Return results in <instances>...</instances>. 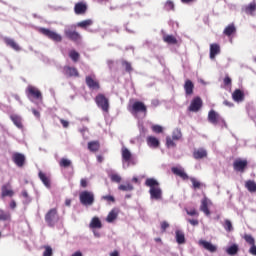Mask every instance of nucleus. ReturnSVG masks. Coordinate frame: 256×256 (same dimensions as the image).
Segmentation results:
<instances>
[{"instance_id":"1","label":"nucleus","mask_w":256,"mask_h":256,"mask_svg":"<svg viewBox=\"0 0 256 256\" xmlns=\"http://www.w3.org/2000/svg\"><path fill=\"white\" fill-rule=\"evenodd\" d=\"M145 185L150 188V199H154L155 201H161V199H163V190L155 178H147Z\"/></svg>"},{"instance_id":"2","label":"nucleus","mask_w":256,"mask_h":256,"mask_svg":"<svg viewBox=\"0 0 256 256\" xmlns=\"http://www.w3.org/2000/svg\"><path fill=\"white\" fill-rule=\"evenodd\" d=\"M79 201L84 207H91L95 203V193L84 190L79 194Z\"/></svg>"},{"instance_id":"3","label":"nucleus","mask_w":256,"mask_h":256,"mask_svg":"<svg viewBox=\"0 0 256 256\" xmlns=\"http://www.w3.org/2000/svg\"><path fill=\"white\" fill-rule=\"evenodd\" d=\"M64 35L66 39H69L70 41H74V43H77V41H81V34L77 32L76 25L67 26L64 30Z\"/></svg>"},{"instance_id":"4","label":"nucleus","mask_w":256,"mask_h":256,"mask_svg":"<svg viewBox=\"0 0 256 256\" xmlns=\"http://www.w3.org/2000/svg\"><path fill=\"white\" fill-rule=\"evenodd\" d=\"M129 111L132 115H139L142 113L144 117L147 116V105L141 101H135L132 105L129 106Z\"/></svg>"},{"instance_id":"5","label":"nucleus","mask_w":256,"mask_h":256,"mask_svg":"<svg viewBox=\"0 0 256 256\" xmlns=\"http://www.w3.org/2000/svg\"><path fill=\"white\" fill-rule=\"evenodd\" d=\"M85 83L90 91H99V89H101V83L99 82L95 74L86 76Z\"/></svg>"},{"instance_id":"6","label":"nucleus","mask_w":256,"mask_h":256,"mask_svg":"<svg viewBox=\"0 0 256 256\" xmlns=\"http://www.w3.org/2000/svg\"><path fill=\"white\" fill-rule=\"evenodd\" d=\"M39 33L51 39V41H55L56 43H61L63 41V37L53 30H49L47 28H39Z\"/></svg>"},{"instance_id":"7","label":"nucleus","mask_w":256,"mask_h":256,"mask_svg":"<svg viewBox=\"0 0 256 256\" xmlns=\"http://www.w3.org/2000/svg\"><path fill=\"white\" fill-rule=\"evenodd\" d=\"M95 103L104 113H109V99L104 94L99 93L95 97Z\"/></svg>"},{"instance_id":"8","label":"nucleus","mask_w":256,"mask_h":256,"mask_svg":"<svg viewBox=\"0 0 256 256\" xmlns=\"http://www.w3.org/2000/svg\"><path fill=\"white\" fill-rule=\"evenodd\" d=\"M208 121L212 125H225V119L221 117L215 110H210L208 113Z\"/></svg>"},{"instance_id":"9","label":"nucleus","mask_w":256,"mask_h":256,"mask_svg":"<svg viewBox=\"0 0 256 256\" xmlns=\"http://www.w3.org/2000/svg\"><path fill=\"white\" fill-rule=\"evenodd\" d=\"M59 220V215L57 214V208L50 209L45 215V221L49 227H53L55 222Z\"/></svg>"},{"instance_id":"10","label":"nucleus","mask_w":256,"mask_h":256,"mask_svg":"<svg viewBox=\"0 0 256 256\" xmlns=\"http://www.w3.org/2000/svg\"><path fill=\"white\" fill-rule=\"evenodd\" d=\"M121 155H122L123 163H127L128 167H129V165H136L137 164V162H135V159H133V154H131V151H129L127 149V147H122Z\"/></svg>"},{"instance_id":"11","label":"nucleus","mask_w":256,"mask_h":256,"mask_svg":"<svg viewBox=\"0 0 256 256\" xmlns=\"http://www.w3.org/2000/svg\"><path fill=\"white\" fill-rule=\"evenodd\" d=\"M203 107V100H201V97H195L188 107V111H191L192 113H197L201 108Z\"/></svg>"},{"instance_id":"12","label":"nucleus","mask_w":256,"mask_h":256,"mask_svg":"<svg viewBox=\"0 0 256 256\" xmlns=\"http://www.w3.org/2000/svg\"><path fill=\"white\" fill-rule=\"evenodd\" d=\"M26 95L27 97H33V99H43V95L41 94V91L37 89V87L31 86V85L27 87Z\"/></svg>"},{"instance_id":"13","label":"nucleus","mask_w":256,"mask_h":256,"mask_svg":"<svg viewBox=\"0 0 256 256\" xmlns=\"http://www.w3.org/2000/svg\"><path fill=\"white\" fill-rule=\"evenodd\" d=\"M248 164L247 160L236 159L233 163V169L238 173H245Z\"/></svg>"},{"instance_id":"14","label":"nucleus","mask_w":256,"mask_h":256,"mask_svg":"<svg viewBox=\"0 0 256 256\" xmlns=\"http://www.w3.org/2000/svg\"><path fill=\"white\" fill-rule=\"evenodd\" d=\"M87 3L86 2H77L74 6V13L75 15H85L87 13Z\"/></svg>"},{"instance_id":"15","label":"nucleus","mask_w":256,"mask_h":256,"mask_svg":"<svg viewBox=\"0 0 256 256\" xmlns=\"http://www.w3.org/2000/svg\"><path fill=\"white\" fill-rule=\"evenodd\" d=\"M171 171L174 175L180 177V179H183V181H187L189 179V175H187V172H185V169L183 168L172 167Z\"/></svg>"},{"instance_id":"16","label":"nucleus","mask_w":256,"mask_h":256,"mask_svg":"<svg viewBox=\"0 0 256 256\" xmlns=\"http://www.w3.org/2000/svg\"><path fill=\"white\" fill-rule=\"evenodd\" d=\"M63 71L66 77H79V70L75 67L64 66Z\"/></svg>"},{"instance_id":"17","label":"nucleus","mask_w":256,"mask_h":256,"mask_svg":"<svg viewBox=\"0 0 256 256\" xmlns=\"http://www.w3.org/2000/svg\"><path fill=\"white\" fill-rule=\"evenodd\" d=\"M232 99L236 103H241L245 101V92H243L241 89L234 90V92L232 93Z\"/></svg>"},{"instance_id":"18","label":"nucleus","mask_w":256,"mask_h":256,"mask_svg":"<svg viewBox=\"0 0 256 256\" xmlns=\"http://www.w3.org/2000/svg\"><path fill=\"white\" fill-rule=\"evenodd\" d=\"M1 197H13L15 195V192L11 189V184H4L1 188Z\"/></svg>"},{"instance_id":"19","label":"nucleus","mask_w":256,"mask_h":256,"mask_svg":"<svg viewBox=\"0 0 256 256\" xmlns=\"http://www.w3.org/2000/svg\"><path fill=\"white\" fill-rule=\"evenodd\" d=\"M12 159L17 167H23L25 165V155L21 153H14Z\"/></svg>"},{"instance_id":"20","label":"nucleus","mask_w":256,"mask_h":256,"mask_svg":"<svg viewBox=\"0 0 256 256\" xmlns=\"http://www.w3.org/2000/svg\"><path fill=\"white\" fill-rule=\"evenodd\" d=\"M146 143L148 147H151L152 149H157L159 148V145H161V142L155 136H148L146 138Z\"/></svg>"},{"instance_id":"21","label":"nucleus","mask_w":256,"mask_h":256,"mask_svg":"<svg viewBox=\"0 0 256 256\" xmlns=\"http://www.w3.org/2000/svg\"><path fill=\"white\" fill-rule=\"evenodd\" d=\"M243 11L244 13H246V15H251V17H255L256 2L253 1L248 5L244 6Z\"/></svg>"},{"instance_id":"22","label":"nucleus","mask_w":256,"mask_h":256,"mask_svg":"<svg viewBox=\"0 0 256 256\" xmlns=\"http://www.w3.org/2000/svg\"><path fill=\"white\" fill-rule=\"evenodd\" d=\"M3 41L7 45V47H10L14 51H21V47L13 39L5 37Z\"/></svg>"},{"instance_id":"23","label":"nucleus","mask_w":256,"mask_h":256,"mask_svg":"<svg viewBox=\"0 0 256 256\" xmlns=\"http://www.w3.org/2000/svg\"><path fill=\"white\" fill-rule=\"evenodd\" d=\"M221 53V46L217 43H213L210 45V59H215L217 55Z\"/></svg>"},{"instance_id":"24","label":"nucleus","mask_w":256,"mask_h":256,"mask_svg":"<svg viewBox=\"0 0 256 256\" xmlns=\"http://www.w3.org/2000/svg\"><path fill=\"white\" fill-rule=\"evenodd\" d=\"M199 245H202V247H204L206 251H209L210 253H215L217 251V246L213 245L211 242L200 240Z\"/></svg>"},{"instance_id":"25","label":"nucleus","mask_w":256,"mask_h":256,"mask_svg":"<svg viewBox=\"0 0 256 256\" xmlns=\"http://www.w3.org/2000/svg\"><path fill=\"white\" fill-rule=\"evenodd\" d=\"M200 211L207 216L211 215V211L209 210V199H207V197L202 199Z\"/></svg>"},{"instance_id":"26","label":"nucleus","mask_w":256,"mask_h":256,"mask_svg":"<svg viewBox=\"0 0 256 256\" xmlns=\"http://www.w3.org/2000/svg\"><path fill=\"white\" fill-rule=\"evenodd\" d=\"M194 90L195 84H193V81L187 79L184 83V91L186 95H192Z\"/></svg>"},{"instance_id":"27","label":"nucleus","mask_w":256,"mask_h":256,"mask_svg":"<svg viewBox=\"0 0 256 256\" xmlns=\"http://www.w3.org/2000/svg\"><path fill=\"white\" fill-rule=\"evenodd\" d=\"M38 177L42 181L43 185L49 189L51 187V179L43 171H39Z\"/></svg>"},{"instance_id":"28","label":"nucleus","mask_w":256,"mask_h":256,"mask_svg":"<svg viewBox=\"0 0 256 256\" xmlns=\"http://www.w3.org/2000/svg\"><path fill=\"white\" fill-rule=\"evenodd\" d=\"M193 157L196 160L205 159V157H207V150H205L204 148L196 149L193 152Z\"/></svg>"},{"instance_id":"29","label":"nucleus","mask_w":256,"mask_h":256,"mask_svg":"<svg viewBox=\"0 0 256 256\" xmlns=\"http://www.w3.org/2000/svg\"><path fill=\"white\" fill-rule=\"evenodd\" d=\"M10 119L18 129H23V119L21 116L14 114L10 116Z\"/></svg>"},{"instance_id":"30","label":"nucleus","mask_w":256,"mask_h":256,"mask_svg":"<svg viewBox=\"0 0 256 256\" xmlns=\"http://www.w3.org/2000/svg\"><path fill=\"white\" fill-rule=\"evenodd\" d=\"M223 33L226 37H231V35L237 33V27H235V24L231 23L224 29Z\"/></svg>"},{"instance_id":"31","label":"nucleus","mask_w":256,"mask_h":256,"mask_svg":"<svg viewBox=\"0 0 256 256\" xmlns=\"http://www.w3.org/2000/svg\"><path fill=\"white\" fill-rule=\"evenodd\" d=\"M117 217H119V210L114 208L107 215L106 221H107V223H113V221H115V219H117Z\"/></svg>"},{"instance_id":"32","label":"nucleus","mask_w":256,"mask_h":256,"mask_svg":"<svg viewBox=\"0 0 256 256\" xmlns=\"http://www.w3.org/2000/svg\"><path fill=\"white\" fill-rule=\"evenodd\" d=\"M88 149L92 153H97V151H99V149H101V144L97 140L96 141H90V142H88Z\"/></svg>"},{"instance_id":"33","label":"nucleus","mask_w":256,"mask_h":256,"mask_svg":"<svg viewBox=\"0 0 256 256\" xmlns=\"http://www.w3.org/2000/svg\"><path fill=\"white\" fill-rule=\"evenodd\" d=\"M89 227L90 229H101V227H103V224L101 223L99 217H93Z\"/></svg>"},{"instance_id":"34","label":"nucleus","mask_w":256,"mask_h":256,"mask_svg":"<svg viewBox=\"0 0 256 256\" xmlns=\"http://www.w3.org/2000/svg\"><path fill=\"white\" fill-rule=\"evenodd\" d=\"M175 235H176V243H178V245L185 244V233H183V231L176 230Z\"/></svg>"},{"instance_id":"35","label":"nucleus","mask_w":256,"mask_h":256,"mask_svg":"<svg viewBox=\"0 0 256 256\" xmlns=\"http://www.w3.org/2000/svg\"><path fill=\"white\" fill-rule=\"evenodd\" d=\"M226 253L227 255H231V256L237 255V253H239V245L237 244L231 245L226 249Z\"/></svg>"},{"instance_id":"36","label":"nucleus","mask_w":256,"mask_h":256,"mask_svg":"<svg viewBox=\"0 0 256 256\" xmlns=\"http://www.w3.org/2000/svg\"><path fill=\"white\" fill-rule=\"evenodd\" d=\"M91 25H93V20L87 19V20L78 22L76 24V27H80V29H87V27H91Z\"/></svg>"},{"instance_id":"37","label":"nucleus","mask_w":256,"mask_h":256,"mask_svg":"<svg viewBox=\"0 0 256 256\" xmlns=\"http://www.w3.org/2000/svg\"><path fill=\"white\" fill-rule=\"evenodd\" d=\"M245 187L250 193H256V183H255V181H253V180L246 181Z\"/></svg>"},{"instance_id":"38","label":"nucleus","mask_w":256,"mask_h":256,"mask_svg":"<svg viewBox=\"0 0 256 256\" xmlns=\"http://www.w3.org/2000/svg\"><path fill=\"white\" fill-rule=\"evenodd\" d=\"M163 41L168 45H177V38L173 35H166L163 37Z\"/></svg>"},{"instance_id":"39","label":"nucleus","mask_w":256,"mask_h":256,"mask_svg":"<svg viewBox=\"0 0 256 256\" xmlns=\"http://www.w3.org/2000/svg\"><path fill=\"white\" fill-rule=\"evenodd\" d=\"M183 137V133H181V129L176 128L172 133L173 141H179Z\"/></svg>"},{"instance_id":"40","label":"nucleus","mask_w":256,"mask_h":256,"mask_svg":"<svg viewBox=\"0 0 256 256\" xmlns=\"http://www.w3.org/2000/svg\"><path fill=\"white\" fill-rule=\"evenodd\" d=\"M0 221H11V213L0 209Z\"/></svg>"},{"instance_id":"41","label":"nucleus","mask_w":256,"mask_h":256,"mask_svg":"<svg viewBox=\"0 0 256 256\" xmlns=\"http://www.w3.org/2000/svg\"><path fill=\"white\" fill-rule=\"evenodd\" d=\"M69 57H70V59H72V61L74 63H77V61H79V58L81 57V55L79 54V52H77L75 50H71L69 52Z\"/></svg>"},{"instance_id":"42","label":"nucleus","mask_w":256,"mask_h":256,"mask_svg":"<svg viewBox=\"0 0 256 256\" xmlns=\"http://www.w3.org/2000/svg\"><path fill=\"white\" fill-rule=\"evenodd\" d=\"M165 11H175V3L171 0H168L164 4Z\"/></svg>"},{"instance_id":"43","label":"nucleus","mask_w":256,"mask_h":256,"mask_svg":"<svg viewBox=\"0 0 256 256\" xmlns=\"http://www.w3.org/2000/svg\"><path fill=\"white\" fill-rule=\"evenodd\" d=\"M119 191H133L134 187L132 186L131 183H127V184H121L118 187Z\"/></svg>"},{"instance_id":"44","label":"nucleus","mask_w":256,"mask_h":256,"mask_svg":"<svg viewBox=\"0 0 256 256\" xmlns=\"http://www.w3.org/2000/svg\"><path fill=\"white\" fill-rule=\"evenodd\" d=\"M59 165L60 167H64L65 169H67V167H71L72 162L67 158H62L59 162Z\"/></svg>"},{"instance_id":"45","label":"nucleus","mask_w":256,"mask_h":256,"mask_svg":"<svg viewBox=\"0 0 256 256\" xmlns=\"http://www.w3.org/2000/svg\"><path fill=\"white\" fill-rule=\"evenodd\" d=\"M244 241H246L248 245H251V246L255 245V238H253L251 234H245Z\"/></svg>"},{"instance_id":"46","label":"nucleus","mask_w":256,"mask_h":256,"mask_svg":"<svg viewBox=\"0 0 256 256\" xmlns=\"http://www.w3.org/2000/svg\"><path fill=\"white\" fill-rule=\"evenodd\" d=\"M122 66L127 73H131L133 71V66H131L130 62H128L127 60L122 61Z\"/></svg>"},{"instance_id":"47","label":"nucleus","mask_w":256,"mask_h":256,"mask_svg":"<svg viewBox=\"0 0 256 256\" xmlns=\"http://www.w3.org/2000/svg\"><path fill=\"white\" fill-rule=\"evenodd\" d=\"M223 227L226 231L231 232L233 230V224L231 223V220L226 219L224 221Z\"/></svg>"},{"instance_id":"48","label":"nucleus","mask_w":256,"mask_h":256,"mask_svg":"<svg viewBox=\"0 0 256 256\" xmlns=\"http://www.w3.org/2000/svg\"><path fill=\"white\" fill-rule=\"evenodd\" d=\"M190 181L193 185V189H201V186L203 185L201 182H199L198 180H196L193 177L190 178Z\"/></svg>"},{"instance_id":"49","label":"nucleus","mask_w":256,"mask_h":256,"mask_svg":"<svg viewBox=\"0 0 256 256\" xmlns=\"http://www.w3.org/2000/svg\"><path fill=\"white\" fill-rule=\"evenodd\" d=\"M44 249L43 256H53V248L51 246H44Z\"/></svg>"},{"instance_id":"50","label":"nucleus","mask_w":256,"mask_h":256,"mask_svg":"<svg viewBox=\"0 0 256 256\" xmlns=\"http://www.w3.org/2000/svg\"><path fill=\"white\" fill-rule=\"evenodd\" d=\"M186 213L190 215V217H199V212H197L196 209L186 210Z\"/></svg>"},{"instance_id":"51","label":"nucleus","mask_w":256,"mask_h":256,"mask_svg":"<svg viewBox=\"0 0 256 256\" xmlns=\"http://www.w3.org/2000/svg\"><path fill=\"white\" fill-rule=\"evenodd\" d=\"M110 179L113 183H119L121 181V177L119 176V174L110 175Z\"/></svg>"},{"instance_id":"52","label":"nucleus","mask_w":256,"mask_h":256,"mask_svg":"<svg viewBox=\"0 0 256 256\" xmlns=\"http://www.w3.org/2000/svg\"><path fill=\"white\" fill-rule=\"evenodd\" d=\"M166 145H167V147H175L176 146L175 142L173 141V138H171L170 136L166 137Z\"/></svg>"},{"instance_id":"53","label":"nucleus","mask_w":256,"mask_h":256,"mask_svg":"<svg viewBox=\"0 0 256 256\" xmlns=\"http://www.w3.org/2000/svg\"><path fill=\"white\" fill-rule=\"evenodd\" d=\"M102 199L107 203H115V197L111 195L102 196Z\"/></svg>"},{"instance_id":"54","label":"nucleus","mask_w":256,"mask_h":256,"mask_svg":"<svg viewBox=\"0 0 256 256\" xmlns=\"http://www.w3.org/2000/svg\"><path fill=\"white\" fill-rule=\"evenodd\" d=\"M152 131L153 133H161L163 131V127L161 125H153Z\"/></svg>"},{"instance_id":"55","label":"nucleus","mask_w":256,"mask_h":256,"mask_svg":"<svg viewBox=\"0 0 256 256\" xmlns=\"http://www.w3.org/2000/svg\"><path fill=\"white\" fill-rule=\"evenodd\" d=\"M160 225H161L162 233H165L167 231V229H169V223L167 221L161 222Z\"/></svg>"},{"instance_id":"56","label":"nucleus","mask_w":256,"mask_h":256,"mask_svg":"<svg viewBox=\"0 0 256 256\" xmlns=\"http://www.w3.org/2000/svg\"><path fill=\"white\" fill-rule=\"evenodd\" d=\"M188 223L190 225H193V227H196V225H199V220L198 219H187Z\"/></svg>"},{"instance_id":"57","label":"nucleus","mask_w":256,"mask_h":256,"mask_svg":"<svg viewBox=\"0 0 256 256\" xmlns=\"http://www.w3.org/2000/svg\"><path fill=\"white\" fill-rule=\"evenodd\" d=\"M60 123H61L62 127H64V129H67V127H69V121H67L65 119H60Z\"/></svg>"},{"instance_id":"58","label":"nucleus","mask_w":256,"mask_h":256,"mask_svg":"<svg viewBox=\"0 0 256 256\" xmlns=\"http://www.w3.org/2000/svg\"><path fill=\"white\" fill-rule=\"evenodd\" d=\"M223 81H224V85L226 86H229L232 83L231 77L229 76H226Z\"/></svg>"},{"instance_id":"59","label":"nucleus","mask_w":256,"mask_h":256,"mask_svg":"<svg viewBox=\"0 0 256 256\" xmlns=\"http://www.w3.org/2000/svg\"><path fill=\"white\" fill-rule=\"evenodd\" d=\"M80 185H81V187H83V189H86V187H87V185H88L87 179L82 178V179L80 180Z\"/></svg>"},{"instance_id":"60","label":"nucleus","mask_w":256,"mask_h":256,"mask_svg":"<svg viewBox=\"0 0 256 256\" xmlns=\"http://www.w3.org/2000/svg\"><path fill=\"white\" fill-rule=\"evenodd\" d=\"M249 253H250L251 255L256 256V245H255V244L250 247Z\"/></svg>"},{"instance_id":"61","label":"nucleus","mask_w":256,"mask_h":256,"mask_svg":"<svg viewBox=\"0 0 256 256\" xmlns=\"http://www.w3.org/2000/svg\"><path fill=\"white\" fill-rule=\"evenodd\" d=\"M32 113L34 116L37 117V119H39V117H41V113H39V111H37L36 109H32Z\"/></svg>"},{"instance_id":"62","label":"nucleus","mask_w":256,"mask_h":256,"mask_svg":"<svg viewBox=\"0 0 256 256\" xmlns=\"http://www.w3.org/2000/svg\"><path fill=\"white\" fill-rule=\"evenodd\" d=\"M223 105H225L226 107H233V103L232 102H229V100H225L223 102Z\"/></svg>"},{"instance_id":"63","label":"nucleus","mask_w":256,"mask_h":256,"mask_svg":"<svg viewBox=\"0 0 256 256\" xmlns=\"http://www.w3.org/2000/svg\"><path fill=\"white\" fill-rule=\"evenodd\" d=\"M15 207H17V203L15 202V200H12L10 202V208L15 209Z\"/></svg>"},{"instance_id":"64","label":"nucleus","mask_w":256,"mask_h":256,"mask_svg":"<svg viewBox=\"0 0 256 256\" xmlns=\"http://www.w3.org/2000/svg\"><path fill=\"white\" fill-rule=\"evenodd\" d=\"M71 256H83V253H81V251H77L74 254H72Z\"/></svg>"}]
</instances>
